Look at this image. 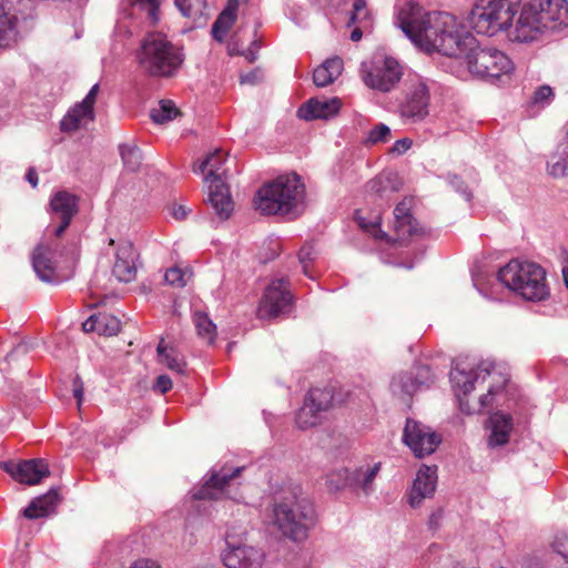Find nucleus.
<instances>
[{
  "mask_svg": "<svg viewBox=\"0 0 568 568\" xmlns=\"http://www.w3.org/2000/svg\"><path fill=\"white\" fill-rule=\"evenodd\" d=\"M397 24L410 41L426 53H440L459 59L475 45L476 39L447 12L427 11L414 1L405 2L397 12Z\"/></svg>",
  "mask_w": 568,
  "mask_h": 568,
  "instance_id": "1",
  "label": "nucleus"
},
{
  "mask_svg": "<svg viewBox=\"0 0 568 568\" xmlns=\"http://www.w3.org/2000/svg\"><path fill=\"white\" fill-rule=\"evenodd\" d=\"M305 186L296 173L285 174L264 184L255 194V210L263 215L296 217L303 210Z\"/></svg>",
  "mask_w": 568,
  "mask_h": 568,
  "instance_id": "2",
  "label": "nucleus"
},
{
  "mask_svg": "<svg viewBox=\"0 0 568 568\" xmlns=\"http://www.w3.org/2000/svg\"><path fill=\"white\" fill-rule=\"evenodd\" d=\"M450 377L459 407L466 414L481 413L491 407L494 396L501 388L495 383L500 375L488 368L478 367L475 373L455 369Z\"/></svg>",
  "mask_w": 568,
  "mask_h": 568,
  "instance_id": "3",
  "label": "nucleus"
},
{
  "mask_svg": "<svg viewBox=\"0 0 568 568\" xmlns=\"http://www.w3.org/2000/svg\"><path fill=\"white\" fill-rule=\"evenodd\" d=\"M140 69L149 75L170 78L182 65V49L173 44L162 32H150L136 50Z\"/></svg>",
  "mask_w": 568,
  "mask_h": 568,
  "instance_id": "4",
  "label": "nucleus"
},
{
  "mask_svg": "<svg viewBox=\"0 0 568 568\" xmlns=\"http://www.w3.org/2000/svg\"><path fill=\"white\" fill-rule=\"evenodd\" d=\"M497 278L526 301L541 302L550 295L546 271L531 261L510 260L498 271Z\"/></svg>",
  "mask_w": 568,
  "mask_h": 568,
  "instance_id": "5",
  "label": "nucleus"
},
{
  "mask_svg": "<svg viewBox=\"0 0 568 568\" xmlns=\"http://www.w3.org/2000/svg\"><path fill=\"white\" fill-rule=\"evenodd\" d=\"M415 200L413 196H405L394 209V223L392 234L382 231L381 229V214L375 213L373 216L367 217L364 209H358L355 212V220L358 226L371 234L375 240L384 241L386 243L404 242L415 235L423 234V229L419 226L417 220L414 217L412 210Z\"/></svg>",
  "mask_w": 568,
  "mask_h": 568,
  "instance_id": "6",
  "label": "nucleus"
},
{
  "mask_svg": "<svg viewBox=\"0 0 568 568\" xmlns=\"http://www.w3.org/2000/svg\"><path fill=\"white\" fill-rule=\"evenodd\" d=\"M568 18V0H529L520 11L516 24L517 38L531 41L545 29Z\"/></svg>",
  "mask_w": 568,
  "mask_h": 568,
  "instance_id": "7",
  "label": "nucleus"
},
{
  "mask_svg": "<svg viewBox=\"0 0 568 568\" xmlns=\"http://www.w3.org/2000/svg\"><path fill=\"white\" fill-rule=\"evenodd\" d=\"M315 521L314 506L306 498L293 496L274 508V524L285 537L294 541L305 539Z\"/></svg>",
  "mask_w": 568,
  "mask_h": 568,
  "instance_id": "8",
  "label": "nucleus"
},
{
  "mask_svg": "<svg viewBox=\"0 0 568 568\" xmlns=\"http://www.w3.org/2000/svg\"><path fill=\"white\" fill-rule=\"evenodd\" d=\"M521 0H477L470 12V22L477 33L493 37L507 30Z\"/></svg>",
  "mask_w": 568,
  "mask_h": 568,
  "instance_id": "9",
  "label": "nucleus"
},
{
  "mask_svg": "<svg viewBox=\"0 0 568 568\" xmlns=\"http://www.w3.org/2000/svg\"><path fill=\"white\" fill-rule=\"evenodd\" d=\"M34 17L32 0L0 1V50L12 48Z\"/></svg>",
  "mask_w": 568,
  "mask_h": 568,
  "instance_id": "10",
  "label": "nucleus"
},
{
  "mask_svg": "<svg viewBox=\"0 0 568 568\" xmlns=\"http://www.w3.org/2000/svg\"><path fill=\"white\" fill-rule=\"evenodd\" d=\"M469 73L477 78H499L514 70L511 60L496 48H480L475 45L463 54Z\"/></svg>",
  "mask_w": 568,
  "mask_h": 568,
  "instance_id": "11",
  "label": "nucleus"
},
{
  "mask_svg": "<svg viewBox=\"0 0 568 568\" xmlns=\"http://www.w3.org/2000/svg\"><path fill=\"white\" fill-rule=\"evenodd\" d=\"M295 304V296L287 278L272 280L263 291L256 307V317L271 321L290 314Z\"/></svg>",
  "mask_w": 568,
  "mask_h": 568,
  "instance_id": "12",
  "label": "nucleus"
},
{
  "mask_svg": "<svg viewBox=\"0 0 568 568\" xmlns=\"http://www.w3.org/2000/svg\"><path fill=\"white\" fill-rule=\"evenodd\" d=\"M402 67L397 60L384 55H375L361 65L363 82L373 90L389 92L402 78Z\"/></svg>",
  "mask_w": 568,
  "mask_h": 568,
  "instance_id": "13",
  "label": "nucleus"
},
{
  "mask_svg": "<svg viewBox=\"0 0 568 568\" xmlns=\"http://www.w3.org/2000/svg\"><path fill=\"white\" fill-rule=\"evenodd\" d=\"M379 469L381 463L373 466L368 464L356 466L349 460L347 465L336 466L326 475V487L329 491L354 487L367 493Z\"/></svg>",
  "mask_w": 568,
  "mask_h": 568,
  "instance_id": "14",
  "label": "nucleus"
},
{
  "mask_svg": "<svg viewBox=\"0 0 568 568\" xmlns=\"http://www.w3.org/2000/svg\"><path fill=\"white\" fill-rule=\"evenodd\" d=\"M106 254L112 258L111 273L119 282L130 283L136 278L140 253L131 241L110 239Z\"/></svg>",
  "mask_w": 568,
  "mask_h": 568,
  "instance_id": "15",
  "label": "nucleus"
},
{
  "mask_svg": "<svg viewBox=\"0 0 568 568\" xmlns=\"http://www.w3.org/2000/svg\"><path fill=\"white\" fill-rule=\"evenodd\" d=\"M404 99L399 104L400 116L412 122L424 120L429 113V89L418 75L409 77L404 83Z\"/></svg>",
  "mask_w": 568,
  "mask_h": 568,
  "instance_id": "16",
  "label": "nucleus"
},
{
  "mask_svg": "<svg viewBox=\"0 0 568 568\" xmlns=\"http://www.w3.org/2000/svg\"><path fill=\"white\" fill-rule=\"evenodd\" d=\"M244 531L236 534L229 530L225 535L226 548L222 561L226 568H260L262 552L244 542Z\"/></svg>",
  "mask_w": 568,
  "mask_h": 568,
  "instance_id": "17",
  "label": "nucleus"
},
{
  "mask_svg": "<svg viewBox=\"0 0 568 568\" xmlns=\"http://www.w3.org/2000/svg\"><path fill=\"white\" fill-rule=\"evenodd\" d=\"M403 440L417 458H423L436 450L442 443V437L430 427L413 418H407Z\"/></svg>",
  "mask_w": 568,
  "mask_h": 568,
  "instance_id": "18",
  "label": "nucleus"
},
{
  "mask_svg": "<svg viewBox=\"0 0 568 568\" xmlns=\"http://www.w3.org/2000/svg\"><path fill=\"white\" fill-rule=\"evenodd\" d=\"M52 251L43 245L36 248L33 254V268L38 276L49 283H60L69 280L73 274V268L77 261V248L74 247L71 256L67 260L68 270L63 271L58 267L57 263L52 261Z\"/></svg>",
  "mask_w": 568,
  "mask_h": 568,
  "instance_id": "19",
  "label": "nucleus"
},
{
  "mask_svg": "<svg viewBox=\"0 0 568 568\" xmlns=\"http://www.w3.org/2000/svg\"><path fill=\"white\" fill-rule=\"evenodd\" d=\"M1 467L10 474L13 479L27 485H37L50 475L48 463L41 458L19 463L6 462L1 464Z\"/></svg>",
  "mask_w": 568,
  "mask_h": 568,
  "instance_id": "20",
  "label": "nucleus"
},
{
  "mask_svg": "<svg viewBox=\"0 0 568 568\" xmlns=\"http://www.w3.org/2000/svg\"><path fill=\"white\" fill-rule=\"evenodd\" d=\"M244 467H236L233 470L222 467L219 471L212 473L206 483L196 491V499L217 500L225 496V489L230 486L231 480L237 478Z\"/></svg>",
  "mask_w": 568,
  "mask_h": 568,
  "instance_id": "21",
  "label": "nucleus"
},
{
  "mask_svg": "<svg viewBox=\"0 0 568 568\" xmlns=\"http://www.w3.org/2000/svg\"><path fill=\"white\" fill-rule=\"evenodd\" d=\"M79 197L65 190L55 192L50 200V207L61 220L54 234L60 237L69 227L73 216L78 213Z\"/></svg>",
  "mask_w": 568,
  "mask_h": 568,
  "instance_id": "22",
  "label": "nucleus"
},
{
  "mask_svg": "<svg viewBox=\"0 0 568 568\" xmlns=\"http://www.w3.org/2000/svg\"><path fill=\"white\" fill-rule=\"evenodd\" d=\"M342 108V101L339 98H313L304 103L297 111L301 119L315 120V119H328L336 115Z\"/></svg>",
  "mask_w": 568,
  "mask_h": 568,
  "instance_id": "23",
  "label": "nucleus"
},
{
  "mask_svg": "<svg viewBox=\"0 0 568 568\" xmlns=\"http://www.w3.org/2000/svg\"><path fill=\"white\" fill-rule=\"evenodd\" d=\"M436 470V467L426 465L419 468L409 495L412 507L418 506L424 498L434 494L437 481Z\"/></svg>",
  "mask_w": 568,
  "mask_h": 568,
  "instance_id": "24",
  "label": "nucleus"
},
{
  "mask_svg": "<svg viewBox=\"0 0 568 568\" xmlns=\"http://www.w3.org/2000/svg\"><path fill=\"white\" fill-rule=\"evenodd\" d=\"M434 381L435 377L430 368L425 365H418L415 367L414 373L399 375L394 381V385H397L402 392L410 395L422 387H429Z\"/></svg>",
  "mask_w": 568,
  "mask_h": 568,
  "instance_id": "25",
  "label": "nucleus"
},
{
  "mask_svg": "<svg viewBox=\"0 0 568 568\" xmlns=\"http://www.w3.org/2000/svg\"><path fill=\"white\" fill-rule=\"evenodd\" d=\"M209 201L221 219L225 220L231 215L234 204L224 180L217 179L209 183Z\"/></svg>",
  "mask_w": 568,
  "mask_h": 568,
  "instance_id": "26",
  "label": "nucleus"
},
{
  "mask_svg": "<svg viewBox=\"0 0 568 568\" xmlns=\"http://www.w3.org/2000/svg\"><path fill=\"white\" fill-rule=\"evenodd\" d=\"M60 501L58 490L50 489L43 496L34 498L27 508L23 510V516L28 519H38L47 517L55 510Z\"/></svg>",
  "mask_w": 568,
  "mask_h": 568,
  "instance_id": "27",
  "label": "nucleus"
},
{
  "mask_svg": "<svg viewBox=\"0 0 568 568\" xmlns=\"http://www.w3.org/2000/svg\"><path fill=\"white\" fill-rule=\"evenodd\" d=\"M82 329L85 333L95 332L99 335L113 336L121 329V322L106 313L91 315L83 324Z\"/></svg>",
  "mask_w": 568,
  "mask_h": 568,
  "instance_id": "28",
  "label": "nucleus"
},
{
  "mask_svg": "<svg viewBox=\"0 0 568 568\" xmlns=\"http://www.w3.org/2000/svg\"><path fill=\"white\" fill-rule=\"evenodd\" d=\"M94 120V109L77 103L60 122L62 132H74Z\"/></svg>",
  "mask_w": 568,
  "mask_h": 568,
  "instance_id": "29",
  "label": "nucleus"
},
{
  "mask_svg": "<svg viewBox=\"0 0 568 568\" xmlns=\"http://www.w3.org/2000/svg\"><path fill=\"white\" fill-rule=\"evenodd\" d=\"M491 434L490 446H503L508 443L513 430V418L509 414L495 413L489 418Z\"/></svg>",
  "mask_w": 568,
  "mask_h": 568,
  "instance_id": "30",
  "label": "nucleus"
},
{
  "mask_svg": "<svg viewBox=\"0 0 568 568\" xmlns=\"http://www.w3.org/2000/svg\"><path fill=\"white\" fill-rule=\"evenodd\" d=\"M226 155L227 154L222 149H217L202 162L200 170L206 183L215 182L217 179L224 180Z\"/></svg>",
  "mask_w": 568,
  "mask_h": 568,
  "instance_id": "31",
  "label": "nucleus"
},
{
  "mask_svg": "<svg viewBox=\"0 0 568 568\" xmlns=\"http://www.w3.org/2000/svg\"><path fill=\"white\" fill-rule=\"evenodd\" d=\"M239 0H229L225 9L219 14L212 27V36L222 42L236 20Z\"/></svg>",
  "mask_w": 568,
  "mask_h": 568,
  "instance_id": "32",
  "label": "nucleus"
},
{
  "mask_svg": "<svg viewBox=\"0 0 568 568\" xmlns=\"http://www.w3.org/2000/svg\"><path fill=\"white\" fill-rule=\"evenodd\" d=\"M344 62L341 58L334 57L327 59L317 67L313 73L314 83L317 87H326L333 83L343 72Z\"/></svg>",
  "mask_w": 568,
  "mask_h": 568,
  "instance_id": "33",
  "label": "nucleus"
},
{
  "mask_svg": "<svg viewBox=\"0 0 568 568\" xmlns=\"http://www.w3.org/2000/svg\"><path fill=\"white\" fill-rule=\"evenodd\" d=\"M159 362L165 365L170 371L183 374L186 367L183 355L173 346H168L164 339L158 345Z\"/></svg>",
  "mask_w": 568,
  "mask_h": 568,
  "instance_id": "34",
  "label": "nucleus"
},
{
  "mask_svg": "<svg viewBox=\"0 0 568 568\" xmlns=\"http://www.w3.org/2000/svg\"><path fill=\"white\" fill-rule=\"evenodd\" d=\"M304 400L322 414L331 409L333 406V390L328 387L312 388L308 390Z\"/></svg>",
  "mask_w": 568,
  "mask_h": 568,
  "instance_id": "35",
  "label": "nucleus"
},
{
  "mask_svg": "<svg viewBox=\"0 0 568 568\" xmlns=\"http://www.w3.org/2000/svg\"><path fill=\"white\" fill-rule=\"evenodd\" d=\"M393 180L392 173H384L381 174L374 179H372L367 184L366 189L369 194V196L374 200L376 199H388V191L395 192L397 191L396 187L389 186L390 182Z\"/></svg>",
  "mask_w": 568,
  "mask_h": 568,
  "instance_id": "36",
  "label": "nucleus"
},
{
  "mask_svg": "<svg viewBox=\"0 0 568 568\" xmlns=\"http://www.w3.org/2000/svg\"><path fill=\"white\" fill-rule=\"evenodd\" d=\"M150 115L154 123L164 124L180 116L181 111L172 100L164 99L151 110Z\"/></svg>",
  "mask_w": 568,
  "mask_h": 568,
  "instance_id": "37",
  "label": "nucleus"
},
{
  "mask_svg": "<svg viewBox=\"0 0 568 568\" xmlns=\"http://www.w3.org/2000/svg\"><path fill=\"white\" fill-rule=\"evenodd\" d=\"M193 322L197 335L204 338L209 344H213L216 338V325L211 321L209 315L204 312L196 311L193 314Z\"/></svg>",
  "mask_w": 568,
  "mask_h": 568,
  "instance_id": "38",
  "label": "nucleus"
},
{
  "mask_svg": "<svg viewBox=\"0 0 568 568\" xmlns=\"http://www.w3.org/2000/svg\"><path fill=\"white\" fill-rule=\"evenodd\" d=\"M347 26H363L364 30H372L373 19L365 0L354 1L353 11Z\"/></svg>",
  "mask_w": 568,
  "mask_h": 568,
  "instance_id": "39",
  "label": "nucleus"
},
{
  "mask_svg": "<svg viewBox=\"0 0 568 568\" xmlns=\"http://www.w3.org/2000/svg\"><path fill=\"white\" fill-rule=\"evenodd\" d=\"M295 422L300 429H308L321 424L322 414L304 400L303 406L296 414Z\"/></svg>",
  "mask_w": 568,
  "mask_h": 568,
  "instance_id": "40",
  "label": "nucleus"
},
{
  "mask_svg": "<svg viewBox=\"0 0 568 568\" xmlns=\"http://www.w3.org/2000/svg\"><path fill=\"white\" fill-rule=\"evenodd\" d=\"M192 272L190 268L173 266L166 270L164 274L165 282L175 287H183L190 281Z\"/></svg>",
  "mask_w": 568,
  "mask_h": 568,
  "instance_id": "41",
  "label": "nucleus"
},
{
  "mask_svg": "<svg viewBox=\"0 0 568 568\" xmlns=\"http://www.w3.org/2000/svg\"><path fill=\"white\" fill-rule=\"evenodd\" d=\"M120 153L124 165L129 170L135 171L139 168L141 155L136 146L122 145L120 146Z\"/></svg>",
  "mask_w": 568,
  "mask_h": 568,
  "instance_id": "42",
  "label": "nucleus"
},
{
  "mask_svg": "<svg viewBox=\"0 0 568 568\" xmlns=\"http://www.w3.org/2000/svg\"><path fill=\"white\" fill-rule=\"evenodd\" d=\"M315 250L312 245L305 244L298 252L300 262L303 265V272L310 278H315L316 275L311 270V263L314 261Z\"/></svg>",
  "mask_w": 568,
  "mask_h": 568,
  "instance_id": "43",
  "label": "nucleus"
},
{
  "mask_svg": "<svg viewBox=\"0 0 568 568\" xmlns=\"http://www.w3.org/2000/svg\"><path fill=\"white\" fill-rule=\"evenodd\" d=\"M560 156L550 164L549 173L555 178L565 176L568 171V150L560 148Z\"/></svg>",
  "mask_w": 568,
  "mask_h": 568,
  "instance_id": "44",
  "label": "nucleus"
},
{
  "mask_svg": "<svg viewBox=\"0 0 568 568\" xmlns=\"http://www.w3.org/2000/svg\"><path fill=\"white\" fill-rule=\"evenodd\" d=\"M390 136V130L385 124L375 125L368 133V140L372 143L385 142Z\"/></svg>",
  "mask_w": 568,
  "mask_h": 568,
  "instance_id": "45",
  "label": "nucleus"
},
{
  "mask_svg": "<svg viewBox=\"0 0 568 568\" xmlns=\"http://www.w3.org/2000/svg\"><path fill=\"white\" fill-rule=\"evenodd\" d=\"M554 98V91L549 85L539 87L532 95V103L535 104H545L550 103Z\"/></svg>",
  "mask_w": 568,
  "mask_h": 568,
  "instance_id": "46",
  "label": "nucleus"
},
{
  "mask_svg": "<svg viewBox=\"0 0 568 568\" xmlns=\"http://www.w3.org/2000/svg\"><path fill=\"white\" fill-rule=\"evenodd\" d=\"M552 548L568 562V535L566 532H560L555 537Z\"/></svg>",
  "mask_w": 568,
  "mask_h": 568,
  "instance_id": "47",
  "label": "nucleus"
},
{
  "mask_svg": "<svg viewBox=\"0 0 568 568\" xmlns=\"http://www.w3.org/2000/svg\"><path fill=\"white\" fill-rule=\"evenodd\" d=\"M172 386H173V383L169 376L160 375L155 381L154 390H156L161 394H166L168 392H170L172 389Z\"/></svg>",
  "mask_w": 568,
  "mask_h": 568,
  "instance_id": "48",
  "label": "nucleus"
},
{
  "mask_svg": "<svg viewBox=\"0 0 568 568\" xmlns=\"http://www.w3.org/2000/svg\"><path fill=\"white\" fill-rule=\"evenodd\" d=\"M413 141L408 138L397 140L390 149L392 153L402 154L410 149Z\"/></svg>",
  "mask_w": 568,
  "mask_h": 568,
  "instance_id": "49",
  "label": "nucleus"
},
{
  "mask_svg": "<svg viewBox=\"0 0 568 568\" xmlns=\"http://www.w3.org/2000/svg\"><path fill=\"white\" fill-rule=\"evenodd\" d=\"M98 93H99V84H94L91 88V90L89 91V93L85 95V98L81 101V103H83L84 105H87L91 109H94Z\"/></svg>",
  "mask_w": 568,
  "mask_h": 568,
  "instance_id": "50",
  "label": "nucleus"
},
{
  "mask_svg": "<svg viewBox=\"0 0 568 568\" xmlns=\"http://www.w3.org/2000/svg\"><path fill=\"white\" fill-rule=\"evenodd\" d=\"M262 74L258 70L241 75V83L255 84L261 81Z\"/></svg>",
  "mask_w": 568,
  "mask_h": 568,
  "instance_id": "51",
  "label": "nucleus"
},
{
  "mask_svg": "<svg viewBox=\"0 0 568 568\" xmlns=\"http://www.w3.org/2000/svg\"><path fill=\"white\" fill-rule=\"evenodd\" d=\"M171 214L175 220L182 221L187 216L189 211L184 205L173 204L171 209Z\"/></svg>",
  "mask_w": 568,
  "mask_h": 568,
  "instance_id": "52",
  "label": "nucleus"
},
{
  "mask_svg": "<svg viewBox=\"0 0 568 568\" xmlns=\"http://www.w3.org/2000/svg\"><path fill=\"white\" fill-rule=\"evenodd\" d=\"M268 247L271 250V254L265 256V260H272L277 256L281 252V242L277 239L268 240Z\"/></svg>",
  "mask_w": 568,
  "mask_h": 568,
  "instance_id": "53",
  "label": "nucleus"
},
{
  "mask_svg": "<svg viewBox=\"0 0 568 568\" xmlns=\"http://www.w3.org/2000/svg\"><path fill=\"white\" fill-rule=\"evenodd\" d=\"M73 395L80 405L83 398V384L78 377L73 381Z\"/></svg>",
  "mask_w": 568,
  "mask_h": 568,
  "instance_id": "54",
  "label": "nucleus"
},
{
  "mask_svg": "<svg viewBox=\"0 0 568 568\" xmlns=\"http://www.w3.org/2000/svg\"><path fill=\"white\" fill-rule=\"evenodd\" d=\"M134 1L139 2V3L148 4L150 7V9H149L150 16L154 20L156 19V13L159 11V2H158V0H134Z\"/></svg>",
  "mask_w": 568,
  "mask_h": 568,
  "instance_id": "55",
  "label": "nucleus"
},
{
  "mask_svg": "<svg viewBox=\"0 0 568 568\" xmlns=\"http://www.w3.org/2000/svg\"><path fill=\"white\" fill-rule=\"evenodd\" d=\"M130 568H161L159 564L150 559H139Z\"/></svg>",
  "mask_w": 568,
  "mask_h": 568,
  "instance_id": "56",
  "label": "nucleus"
},
{
  "mask_svg": "<svg viewBox=\"0 0 568 568\" xmlns=\"http://www.w3.org/2000/svg\"><path fill=\"white\" fill-rule=\"evenodd\" d=\"M174 1H175L176 7L181 10V12L185 17H190L191 16V3H190V0H174Z\"/></svg>",
  "mask_w": 568,
  "mask_h": 568,
  "instance_id": "57",
  "label": "nucleus"
},
{
  "mask_svg": "<svg viewBox=\"0 0 568 568\" xmlns=\"http://www.w3.org/2000/svg\"><path fill=\"white\" fill-rule=\"evenodd\" d=\"M369 30H364L363 26H354V29L351 33V39L354 42H357L362 39L364 32H368Z\"/></svg>",
  "mask_w": 568,
  "mask_h": 568,
  "instance_id": "58",
  "label": "nucleus"
},
{
  "mask_svg": "<svg viewBox=\"0 0 568 568\" xmlns=\"http://www.w3.org/2000/svg\"><path fill=\"white\" fill-rule=\"evenodd\" d=\"M26 178H27L28 182L33 187L37 186V184H38V173H37L36 169H33V168L29 169L27 174H26Z\"/></svg>",
  "mask_w": 568,
  "mask_h": 568,
  "instance_id": "59",
  "label": "nucleus"
},
{
  "mask_svg": "<svg viewBox=\"0 0 568 568\" xmlns=\"http://www.w3.org/2000/svg\"><path fill=\"white\" fill-rule=\"evenodd\" d=\"M245 58H246V60H247L250 63H253V62L256 60L255 52H254V51H252V50H248V52L246 53Z\"/></svg>",
  "mask_w": 568,
  "mask_h": 568,
  "instance_id": "60",
  "label": "nucleus"
},
{
  "mask_svg": "<svg viewBox=\"0 0 568 568\" xmlns=\"http://www.w3.org/2000/svg\"><path fill=\"white\" fill-rule=\"evenodd\" d=\"M560 148H566L568 150V126H567V138L566 143L560 144Z\"/></svg>",
  "mask_w": 568,
  "mask_h": 568,
  "instance_id": "61",
  "label": "nucleus"
}]
</instances>
